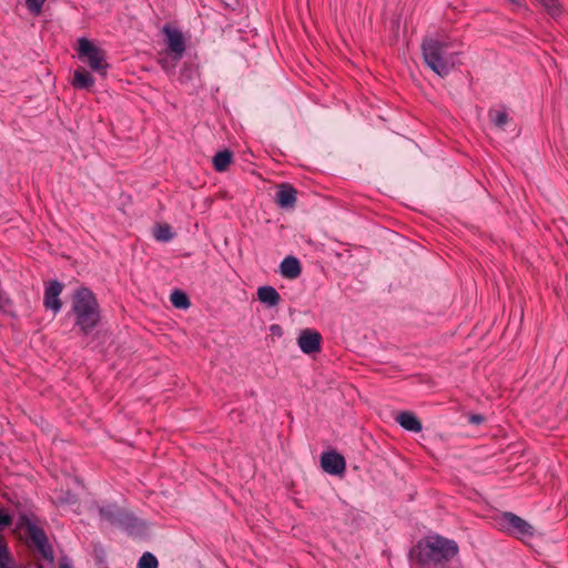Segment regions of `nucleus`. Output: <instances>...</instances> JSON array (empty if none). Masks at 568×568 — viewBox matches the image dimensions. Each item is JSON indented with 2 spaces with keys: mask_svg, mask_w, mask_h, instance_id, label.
Wrapping results in <instances>:
<instances>
[{
  "mask_svg": "<svg viewBox=\"0 0 568 568\" xmlns=\"http://www.w3.org/2000/svg\"><path fill=\"white\" fill-rule=\"evenodd\" d=\"M4 561H12V558L3 537L0 535V562Z\"/></svg>",
  "mask_w": 568,
  "mask_h": 568,
  "instance_id": "b1692460",
  "label": "nucleus"
},
{
  "mask_svg": "<svg viewBox=\"0 0 568 568\" xmlns=\"http://www.w3.org/2000/svg\"><path fill=\"white\" fill-rule=\"evenodd\" d=\"M60 568H72V566L69 562H67V561H62L60 564Z\"/></svg>",
  "mask_w": 568,
  "mask_h": 568,
  "instance_id": "c85d7f7f",
  "label": "nucleus"
},
{
  "mask_svg": "<svg viewBox=\"0 0 568 568\" xmlns=\"http://www.w3.org/2000/svg\"><path fill=\"white\" fill-rule=\"evenodd\" d=\"M454 42L448 38L425 37L422 53L425 63L440 78L447 77L455 67L458 52H452Z\"/></svg>",
  "mask_w": 568,
  "mask_h": 568,
  "instance_id": "f257e3e1",
  "label": "nucleus"
},
{
  "mask_svg": "<svg viewBox=\"0 0 568 568\" xmlns=\"http://www.w3.org/2000/svg\"><path fill=\"white\" fill-rule=\"evenodd\" d=\"M162 32L166 37L168 51L172 54L175 62L180 61L186 49L183 33L169 23L164 24Z\"/></svg>",
  "mask_w": 568,
  "mask_h": 568,
  "instance_id": "6e6552de",
  "label": "nucleus"
},
{
  "mask_svg": "<svg viewBox=\"0 0 568 568\" xmlns=\"http://www.w3.org/2000/svg\"><path fill=\"white\" fill-rule=\"evenodd\" d=\"M233 159V153L230 150L219 151L213 156V168L217 172H224L231 164Z\"/></svg>",
  "mask_w": 568,
  "mask_h": 568,
  "instance_id": "f3484780",
  "label": "nucleus"
},
{
  "mask_svg": "<svg viewBox=\"0 0 568 568\" xmlns=\"http://www.w3.org/2000/svg\"><path fill=\"white\" fill-rule=\"evenodd\" d=\"M281 273L286 278H296L302 273L300 261L294 256L285 257L281 263Z\"/></svg>",
  "mask_w": 568,
  "mask_h": 568,
  "instance_id": "dca6fc26",
  "label": "nucleus"
},
{
  "mask_svg": "<svg viewBox=\"0 0 568 568\" xmlns=\"http://www.w3.org/2000/svg\"><path fill=\"white\" fill-rule=\"evenodd\" d=\"M63 286L58 281H51L44 291L43 303L45 308L52 310L54 313H58L62 307V302L59 298Z\"/></svg>",
  "mask_w": 568,
  "mask_h": 568,
  "instance_id": "9b49d317",
  "label": "nucleus"
},
{
  "mask_svg": "<svg viewBox=\"0 0 568 568\" xmlns=\"http://www.w3.org/2000/svg\"><path fill=\"white\" fill-rule=\"evenodd\" d=\"M18 526L24 528L31 542L38 548L39 552L47 560H53V550L48 542V537L43 528L37 526L31 518L21 513L18 519Z\"/></svg>",
  "mask_w": 568,
  "mask_h": 568,
  "instance_id": "39448f33",
  "label": "nucleus"
},
{
  "mask_svg": "<svg viewBox=\"0 0 568 568\" xmlns=\"http://www.w3.org/2000/svg\"><path fill=\"white\" fill-rule=\"evenodd\" d=\"M102 518L108 520L111 525L119 526L126 530L129 534L140 531L143 525L132 514L114 505L103 506L99 510Z\"/></svg>",
  "mask_w": 568,
  "mask_h": 568,
  "instance_id": "423d86ee",
  "label": "nucleus"
},
{
  "mask_svg": "<svg viewBox=\"0 0 568 568\" xmlns=\"http://www.w3.org/2000/svg\"><path fill=\"white\" fill-rule=\"evenodd\" d=\"M72 313L74 325L83 335H89L101 321L100 305L93 292L81 287L73 295Z\"/></svg>",
  "mask_w": 568,
  "mask_h": 568,
  "instance_id": "7ed1b4c3",
  "label": "nucleus"
},
{
  "mask_svg": "<svg viewBox=\"0 0 568 568\" xmlns=\"http://www.w3.org/2000/svg\"><path fill=\"white\" fill-rule=\"evenodd\" d=\"M296 190L288 183L278 186L275 201L281 207H293L296 202Z\"/></svg>",
  "mask_w": 568,
  "mask_h": 568,
  "instance_id": "f8f14e48",
  "label": "nucleus"
},
{
  "mask_svg": "<svg viewBox=\"0 0 568 568\" xmlns=\"http://www.w3.org/2000/svg\"><path fill=\"white\" fill-rule=\"evenodd\" d=\"M550 16L556 17L560 13L558 0H537Z\"/></svg>",
  "mask_w": 568,
  "mask_h": 568,
  "instance_id": "4be33fe9",
  "label": "nucleus"
},
{
  "mask_svg": "<svg viewBox=\"0 0 568 568\" xmlns=\"http://www.w3.org/2000/svg\"><path fill=\"white\" fill-rule=\"evenodd\" d=\"M488 118L490 122L498 129H504L505 125L510 121V118L506 110H489Z\"/></svg>",
  "mask_w": 568,
  "mask_h": 568,
  "instance_id": "a211bd4d",
  "label": "nucleus"
},
{
  "mask_svg": "<svg viewBox=\"0 0 568 568\" xmlns=\"http://www.w3.org/2000/svg\"><path fill=\"white\" fill-rule=\"evenodd\" d=\"M271 336L281 337L283 335V328L278 324H272L270 326Z\"/></svg>",
  "mask_w": 568,
  "mask_h": 568,
  "instance_id": "a878e982",
  "label": "nucleus"
},
{
  "mask_svg": "<svg viewBox=\"0 0 568 568\" xmlns=\"http://www.w3.org/2000/svg\"><path fill=\"white\" fill-rule=\"evenodd\" d=\"M499 529L507 531L517 538L531 537L534 535V527L521 517L514 513H503L497 519Z\"/></svg>",
  "mask_w": 568,
  "mask_h": 568,
  "instance_id": "0eeeda50",
  "label": "nucleus"
},
{
  "mask_svg": "<svg viewBox=\"0 0 568 568\" xmlns=\"http://www.w3.org/2000/svg\"><path fill=\"white\" fill-rule=\"evenodd\" d=\"M322 335L311 328H305L300 333L297 344L304 354H314L321 351Z\"/></svg>",
  "mask_w": 568,
  "mask_h": 568,
  "instance_id": "1a4fd4ad",
  "label": "nucleus"
},
{
  "mask_svg": "<svg viewBox=\"0 0 568 568\" xmlns=\"http://www.w3.org/2000/svg\"><path fill=\"white\" fill-rule=\"evenodd\" d=\"M395 420L408 432L419 433L423 429L422 422L414 413L408 410L399 412Z\"/></svg>",
  "mask_w": 568,
  "mask_h": 568,
  "instance_id": "ddd939ff",
  "label": "nucleus"
},
{
  "mask_svg": "<svg viewBox=\"0 0 568 568\" xmlns=\"http://www.w3.org/2000/svg\"><path fill=\"white\" fill-rule=\"evenodd\" d=\"M158 567H159V561H158L156 557L149 551L144 552L140 557V559L138 561V566H136V568H158Z\"/></svg>",
  "mask_w": 568,
  "mask_h": 568,
  "instance_id": "aec40b11",
  "label": "nucleus"
},
{
  "mask_svg": "<svg viewBox=\"0 0 568 568\" xmlns=\"http://www.w3.org/2000/svg\"><path fill=\"white\" fill-rule=\"evenodd\" d=\"M257 298L261 303L265 304L268 307L277 306L282 297L278 292L270 285L261 286L257 290Z\"/></svg>",
  "mask_w": 568,
  "mask_h": 568,
  "instance_id": "4468645a",
  "label": "nucleus"
},
{
  "mask_svg": "<svg viewBox=\"0 0 568 568\" xmlns=\"http://www.w3.org/2000/svg\"><path fill=\"white\" fill-rule=\"evenodd\" d=\"M78 58L87 63L92 71L100 74H105L109 64L105 60V52L100 47L95 45L92 41L87 38H80L78 40Z\"/></svg>",
  "mask_w": 568,
  "mask_h": 568,
  "instance_id": "20e7f679",
  "label": "nucleus"
},
{
  "mask_svg": "<svg viewBox=\"0 0 568 568\" xmlns=\"http://www.w3.org/2000/svg\"><path fill=\"white\" fill-rule=\"evenodd\" d=\"M72 85L79 90H91L94 85V78L85 69L79 68L73 73Z\"/></svg>",
  "mask_w": 568,
  "mask_h": 568,
  "instance_id": "2eb2a0df",
  "label": "nucleus"
},
{
  "mask_svg": "<svg viewBox=\"0 0 568 568\" xmlns=\"http://www.w3.org/2000/svg\"><path fill=\"white\" fill-rule=\"evenodd\" d=\"M98 560L102 561L101 554H98Z\"/></svg>",
  "mask_w": 568,
  "mask_h": 568,
  "instance_id": "7c9ffc66",
  "label": "nucleus"
},
{
  "mask_svg": "<svg viewBox=\"0 0 568 568\" xmlns=\"http://www.w3.org/2000/svg\"><path fill=\"white\" fill-rule=\"evenodd\" d=\"M45 0H26L28 10L33 14H40Z\"/></svg>",
  "mask_w": 568,
  "mask_h": 568,
  "instance_id": "5701e85b",
  "label": "nucleus"
},
{
  "mask_svg": "<svg viewBox=\"0 0 568 568\" xmlns=\"http://www.w3.org/2000/svg\"><path fill=\"white\" fill-rule=\"evenodd\" d=\"M98 560L102 561L101 554H98Z\"/></svg>",
  "mask_w": 568,
  "mask_h": 568,
  "instance_id": "2f4dec72",
  "label": "nucleus"
},
{
  "mask_svg": "<svg viewBox=\"0 0 568 568\" xmlns=\"http://www.w3.org/2000/svg\"><path fill=\"white\" fill-rule=\"evenodd\" d=\"M321 466L329 475H342L345 471V458L335 450L326 452L321 457Z\"/></svg>",
  "mask_w": 568,
  "mask_h": 568,
  "instance_id": "9d476101",
  "label": "nucleus"
},
{
  "mask_svg": "<svg viewBox=\"0 0 568 568\" xmlns=\"http://www.w3.org/2000/svg\"><path fill=\"white\" fill-rule=\"evenodd\" d=\"M12 524V516L0 508V527H8Z\"/></svg>",
  "mask_w": 568,
  "mask_h": 568,
  "instance_id": "393cba45",
  "label": "nucleus"
},
{
  "mask_svg": "<svg viewBox=\"0 0 568 568\" xmlns=\"http://www.w3.org/2000/svg\"><path fill=\"white\" fill-rule=\"evenodd\" d=\"M154 235L158 241L162 242H169L173 237V233L169 224L158 225Z\"/></svg>",
  "mask_w": 568,
  "mask_h": 568,
  "instance_id": "412c9836",
  "label": "nucleus"
},
{
  "mask_svg": "<svg viewBox=\"0 0 568 568\" xmlns=\"http://www.w3.org/2000/svg\"><path fill=\"white\" fill-rule=\"evenodd\" d=\"M170 301L174 307L180 310H185L191 305L187 294L181 290H174L171 293Z\"/></svg>",
  "mask_w": 568,
  "mask_h": 568,
  "instance_id": "6ab92c4d",
  "label": "nucleus"
},
{
  "mask_svg": "<svg viewBox=\"0 0 568 568\" xmlns=\"http://www.w3.org/2000/svg\"><path fill=\"white\" fill-rule=\"evenodd\" d=\"M458 550L455 540L435 535L418 540L410 555L420 565H443L453 559Z\"/></svg>",
  "mask_w": 568,
  "mask_h": 568,
  "instance_id": "f03ea898",
  "label": "nucleus"
},
{
  "mask_svg": "<svg viewBox=\"0 0 568 568\" xmlns=\"http://www.w3.org/2000/svg\"><path fill=\"white\" fill-rule=\"evenodd\" d=\"M98 560L102 561L101 554H98Z\"/></svg>",
  "mask_w": 568,
  "mask_h": 568,
  "instance_id": "c756f323",
  "label": "nucleus"
},
{
  "mask_svg": "<svg viewBox=\"0 0 568 568\" xmlns=\"http://www.w3.org/2000/svg\"><path fill=\"white\" fill-rule=\"evenodd\" d=\"M484 422V416L479 414H473L469 416V423L474 425H480Z\"/></svg>",
  "mask_w": 568,
  "mask_h": 568,
  "instance_id": "bb28decb",
  "label": "nucleus"
},
{
  "mask_svg": "<svg viewBox=\"0 0 568 568\" xmlns=\"http://www.w3.org/2000/svg\"><path fill=\"white\" fill-rule=\"evenodd\" d=\"M508 1L518 7L524 6V0H508Z\"/></svg>",
  "mask_w": 568,
  "mask_h": 568,
  "instance_id": "cd10ccee",
  "label": "nucleus"
}]
</instances>
